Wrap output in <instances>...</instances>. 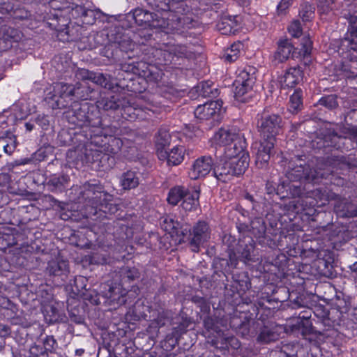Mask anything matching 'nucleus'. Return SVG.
I'll list each match as a JSON object with an SVG mask.
<instances>
[{"instance_id":"nucleus-1","label":"nucleus","mask_w":357,"mask_h":357,"mask_svg":"<svg viewBox=\"0 0 357 357\" xmlns=\"http://www.w3.org/2000/svg\"><path fill=\"white\" fill-rule=\"evenodd\" d=\"M356 167H357V160L350 155L329 156L323 163H319L315 169L311 168L302 156L295 155L289 160L285 175L291 182L316 184L324 178H329L330 176L332 181L335 171L344 172Z\"/></svg>"},{"instance_id":"nucleus-2","label":"nucleus","mask_w":357,"mask_h":357,"mask_svg":"<svg viewBox=\"0 0 357 357\" xmlns=\"http://www.w3.org/2000/svg\"><path fill=\"white\" fill-rule=\"evenodd\" d=\"M72 108L66 112V118L68 123L75 127L96 128L97 133L94 136L102 135V118L98 107L88 102H74Z\"/></svg>"},{"instance_id":"nucleus-3","label":"nucleus","mask_w":357,"mask_h":357,"mask_svg":"<svg viewBox=\"0 0 357 357\" xmlns=\"http://www.w3.org/2000/svg\"><path fill=\"white\" fill-rule=\"evenodd\" d=\"M80 194L105 214L112 215L119 210L117 204L114 203L113 196L104 190V187L98 181L93 180L84 183Z\"/></svg>"},{"instance_id":"nucleus-4","label":"nucleus","mask_w":357,"mask_h":357,"mask_svg":"<svg viewBox=\"0 0 357 357\" xmlns=\"http://www.w3.org/2000/svg\"><path fill=\"white\" fill-rule=\"evenodd\" d=\"M120 22L121 26L123 29L132 28L134 24L151 29H163L168 25L165 18L160 16L158 13L139 8L126 14Z\"/></svg>"},{"instance_id":"nucleus-5","label":"nucleus","mask_w":357,"mask_h":357,"mask_svg":"<svg viewBox=\"0 0 357 357\" xmlns=\"http://www.w3.org/2000/svg\"><path fill=\"white\" fill-rule=\"evenodd\" d=\"M249 161L248 153L233 158L225 155V158L214 167L213 174L218 180L226 183L233 176L242 175L248 167Z\"/></svg>"},{"instance_id":"nucleus-6","label":"nucleus","mask_w":357,"mask_h":357,"mask_svg":"<svg viewBox=\"0 0 357 357\" xmlns=\"http://www.w3.org/2000/svg\"><path fill=\"white\" fill-rule=\"evenodd\" d=\"M356 139V126H342L340 129V132L328 130L323 138L319 139L317 144V145L320 144L319 148L331 146L337 150L349 151L354 148V144Z\"/></svg>"},{"instance_id":"nucleus-7","label":"nucleus","mask_w":357,"mask_h":357,"mask_svg":"<svg viewBox=\"0 0 357 357\" xmlns=\"http://www.w3.org/2000/svg\"><path fill=\"white\" fill-rule=\"evenodd\" d=\"M100 293L96 290L87 289L82 292V296L84 299L89 301L93 305H100L104 299L105 303L109 305H122L126 303L123 294L121 292V288L118 284H113L112 282H107L101 284L100 286Z\"/></svg>"},{"instance_id":"nucleus-8","label":"nucleus","mask_w":357,"mask_h":357,"mask_svg":"<svg viewBox=\"0 0 357 357\" xmlns=\"http://www.w3.org/2000/svg\"><path fill=\"white\" fill-rule=\"evenodd\" d=\"M314 184H307L306 183H300L299 184L288 183L284 182L278 185L277 188V194L280 195L284 192L283 190L286 188L287 195H289L292 197H298V201H301V205L303 206V204H309L310 206H314L317 204V199H321L322 193L321 190L318 188H311Z\"/></svg>"},{"instance_id":"nucleus-9","label":"nucleus","mask_w":357,"mask_h":357,"mask_svg":"<svg viewBox=\"0 0 357 357\" xmlns=\"http://www.w3.org/2000/svg\"><path fill=\"white\" fill-rule=\"evenodd\" d=\"M284 122L278 114L264 109L257 115V128L262 139L276 140L275 137L282 132Z\"/></svg>"},{"instance_id":"nucleus-10","label":"nucleus","mask_w":357,"mask_h":357,"mask_svg":"<svg viewBox=\"0 0 357 357\" xmlns=\"http://www.w3.org/2000/svg\"><path fill=\"white\" fill-rule=\"evenodd\" d=\"M257 69L248 66L238 75L234 83V98L240 102H248L252 96V90L256 83Z\"/></svg>"},{"instance_id":"nucleus-11","label":"nucleus","mask_w":357,"mask_h":357,"mask_svg":"<svg viewBox=\"0 0 357 357\" xmlns=\"http://www.w3.org/2000/svg\"><path fill=\"white\" fill-rule=\"evenodd\" d=\"M54 93H49L45 97L46 102L53 109L66 108L75 102L74 87L72 84L56 83Z\"/></svg>"},{"instance_id":"nucleus-12","label":"nucleus","mask_w":357,"mask_h":357,"mask_svg":"<svg viewBox=\"0 0 357 357\" xmlns=\"http://www.w3.org/2000/svg\"><path fill=\"white\" fill-rule=\"evenodd\" d=\"M128 102L119 94H114L102 97L97 102L96 105L98 109H102L107 112H115L119 109H123L125 114H128L131 117V114L135 116L139 115L135 112L137 111V108L130 105H126Z\"/></svg>"},{"instance_id":"nucleus-13","label":"nucleus","mask_w":357,"mask_h":357,"mask_svg":"<svg viewBox=\"0 0 357 357\" xmlns=\"http://www.w3.org/2000/svg\"><path fill=\"white\" fill-rule=\"evenodd\" d=\"M341 17L347 24V31L344 40L351 45V49L357 51V6L350 3L341 11Z\"/></svg>"},{"instance_id":"nucleus-14","label":"nucleus","mask_w":357,"mask_h":357,"mask_svg":"<svg viewBox=\"0 0 357 357\" xmlns=\"http://www.w3.org/2000/svg\"><path fill=\"white\" fill-rule=\"evenodd\" d=\"M211 232V228L206 221L199 220L193 225L188 235V243L192 252L199 251V248L210 239Z\"/></svg>"},{"instance_id":"nucleus-15","label":"nucleus","mask_w":357,"mask_h":357,"mask_svg":"<svg viewBox=\"0 0 357 357\" xmlns=\"http://www.w3.org/2000/svg\"><path fill=\"white\" fill-rule=\"evenodd\" d=\"M69 273L68 261L61 258L49 261L45 268V273L57 284H61L64 282Z\"/></svg>"},{"instance_id":"nucleus-16","label":"nucleus","mask_w":357,"mask_h":357,"mask_svg":"<svg viewBox=\"0 0 357 357\" xmlns=\"http://www.w3.org/2000/svg\"><path fill=\"white\" fill-rule=\"evenodd\" d=\"M85 160L88 163L96 164V167L102 171L111 169L116 163L115 158L101 150L85 149Z\"/></svg>"},{"instance_id":"nucleus-17","label":"nucleus","mask_w":357,"mask_h":357,"mask_svg":"<svg viewBox=\"0 0 357 357\" xmlns=\"http://www.w3.org/2000/svg\"><path fill=\"white\" fill-rule=\"evenodd\" d=\"M301 56V50H299L298 47H294L289 39H283L278 42V48L274 53L273 61L275 64H278L286 61L290 57L296 59Z\"/></svg>"},{"instance_id":"nucleus-18","label":"nucleus","mask_w":357,"mask_h":357,"mask_svg":"<svg viewBox=\"0 0 357 357\" xmlns=\"http://www.w3.org/2000/svg\"><path fill=\"white\" fill-rule=\"evenodd\" d=\"M222 106L221 100H210L199 105L194 111L195 116L200 120H218Z\"/></svg>"},{"instance_id":"nucleus-19","label":"nucleus","mask_w":357,"mask_h":357,"mask_svg":"<svg viewBox=\"0 0 357 357\" xmlns=\"http://www.w3.org/2000/svg\"><path fill=\"white\" fill-rule=\"evenodd\" d=\"M275 141L276 140L261 138V141L256 153L255 164L258 168L264 169L268 165Z\"/></svg>"},{"instance_id":"nucleus-20","label":"nucleus","mask_w":357,"mask_h":357,"mask_svg":"<svg viewBox=\"0 0 357 357\" xmlns=\"http://www.w3.org/2000/svg\"><path fill=\"white\" fill-rule=\"evenodd\" d=\"M213 161L211 156L198 158L192 165L189 174L192 179L196 180L206 176L212 170Z\"/></svg>"},{"instance_id":"nucleus-21","label":"nucleus","mask_w":357,"mask_h":357,"mask_svg":"<svg viewBox=\"0 0 357 357\" xmlns=\"http://www.w3.org/2000/svg\"><path fill=\"white\" fill-rule=\"evenodd\" d=\"M302 64L289 68L281 77L280 82L283 88H293L303 79Z\"/></svg>"},{"instance_id":"nucleus-22","label":"nucleus","mask_w":357,"mask_h":357,"mask_svg":"<svg viewBox=\"0 0 357 357\" xmlns=\"http://www.w3.org/2000/svg\"><path fill=\"white\" fill-rule=\"evenodd\" d=\"M70 185V176L66 174H52L46 181L48 190L54 193L65 191Z\"/></svg>"},{"instance_id":"nucleus-23","label":"nucleus","mask_w":357,"mask_h":357,"mask_svg":"<svg viewBox=\"0 0 357 357\" xmlns=\"http://www.w3.org/2000/svg\"><path fill=\"white\" fill-rule=\"evenodd\" d=\"M334 210L337 215L342 218L357 216V206L350 200L336 196Z\"/></svg>"},{"instance_id":"nucleus-24","label":"nucleus","mask_w":357,"mask_h":357,"mask_svg":"<svg viewBox=\"0 0 357 357\" xmlns=\"http://www.w3.org/2000/svg\"><path fill=\"white\" fill-rule=\"evenodd\" d=\"M246 147L247 142L245 137L240 133L231 144L225 148V154L227 157H241L243 153H248L245 151Z\"/></svg>"},{"instance_id":"nucleus-25","label":"nucleus","mask_w":357,"mask_h":357,"mask_svg":"<svg viewBox=\"0 0 357 357\" xmlns=\"http://www.w3.org/2000/svg\"><path fill=\"white\" fill-rule=\"evenodd\" d=\"M183 148L174 146L169 151L162 150L158 151V158L166 160L168 165H178L183 160Z\"/></svg>"},{"instance_id":"nucleus-26","label":"nucleus","mask_w":357,"mask_h":357,"mask_svg":"<svg viewBox=\"0 0 357 357\" xmlns=\"http://www.w3.org/2000/svg\"><path fill=\"white\" fill-rule=\"evenodd\" d=\"M83 77L105 89L113 88L112 77L107 74L85 70L83 72Z\"/></svg>"},{"instance_id":"nucleus-27","label":"nucleus","mask_w":357,"mask_h":357,"mask_svg":"<svg viewBox=\"0 0 357 357\" xmlns=\"http://www.w3.org/2000/svg\"><path fill=\"white\" fill-rule=\"evenodd\" d=\"M114 44L115 46H117L121 52L125 53V55L123 56V59H128L131 60L134 59V50L136 45L129 37L123 36L119 38V40L116 38Z\"/></svg>"},{"instance_id":"nucleus-28","label":"nucleus","mask_w":357,"mask_h":357,"mask_svg":"<svg viewBox=\"0 0 357 357\" xmlns=\"http://www.w3.org/2000/svg\"><path fill=\"white\" fill-rule=\"evenodd\" d=\"M140 173L134 169L128 170L121 177V184L124 190L137 188L139 184Z\"/></svg>"},{"instance_id":"nucleus-29","label":"nucleus","mask_w":357,"mask_h":357,"mask_svg":"<svg viewBox=\"0 0 357 357\" xmlns=\"http://www.w3.org/2000/svg\"><path fill=\"white\" fill-rule=\"evenodd\" d=\"M73 87L75 102H78L79 100L91 99L95 93L94 90L86 82H77L73 84Z\"/></svg>"},{"instance_id":"nucleus-30","label":"nucleus","mask_w":357,"mask_h":357,"mask_svg":"<svg viewBox=\"0 0 357 357\" xmlns=\"http://www.w3.org/2000/svg\"><path fill=\"white\" fill-rule=\"evenodd\" d=\"M20 39L18 31L11 27L3 29V35L0 38L1 44L0 45V51H4L12 47L13 42H17Z\"/></svg>"},{"instance_id":"nucleus-31","label":"nucleus","mask_w":357,"mask_h":357,"mask_svg":"<svg viewBox=\"0 0 357 357\" xmlns=\"http://www.w3.org/2000/svg\"><path fill=\"white\" fill-rule=\"evenodd\" d=\"M199 190L188 192L182 200L181 207L185 211H195L199 206Z\"/></svg>"},{"instance_id":"nucleus-32","label":"nucleus","mask_w":357,"mask_h":357,"mask_svg":"<svg viewBox=\"0 0 357 357\" xmlns=\"http://www.w3.org/2000/svg\"><path fill=\"white\" fill-rule=\"evenodd\" d=\"M237 22L234 17H223L218 23L217 27L220 33L223 35H230L235 33L236 31Z\"/></svg>"},{"instance_id":"nucleus-33","label":"nucleus","mask_w":357,"mask_h":357,"mask_svg":"<svg viewBox=\"0 0 357 357\" xmlns=\"http://www.w3.org/2000/svg\"><path fill=\"white\" fill-rule=\"evenodd\" d=\"M303 92L299 88L290 96L288 109L291 114H296L303 109Z\"/></svg>"},{"instance_id":"nucleus-34","label":"nucleus","mask_w":357,"mask_h":357,"mask_svg":"<svg viewBox=\"0 0 357 357\" xmlns=\"http://www.w3.org/2000/svg\"><path fill=\"white\" fill-rule=\"evenodd\" d=\"M255 251V244L252 239H250L248 243L245 245L240 244L237 250L238 254L240 255L241 260L245 263L250 261H255L253 252Z\"/></svg>"},{"instance_id":"nucleus-35","label":"nucleus","mask_w":357,"mask_h":357,"mask_svg":"<svg viewBox=\"0 0 357 357\" xmlns=\"http://www.w3.org/2000/svg\"><path fill=\"white\" fill-rule=\"evenodd\" d=\"M194 91L198 93L199 96L204 98L206 97H215L218 94V90L217 89H212V82H202L197 84L191 91V93Z\"/></svg>"},{"instance_id":"nucleus-36","label":"nucleus","mask_w":357,"mask_h":357,"mask_svg":"<svg viewBox=\"0 0 357 357\" xmlns=\"http://www.w3.org/2000/svg\"><path fill=\"white\" fill-rule=\"evenodd\" d=\"M239 134L240 132L236 133L230 130L221 128L215 134V139L220 145L227 148Z\"/></svg>"},{"instance_id":"nucleus-37","label":"nucleus","mask_w":357,"mask_h":357,"mask_svg":"<svg viewBox=\"0 0 357 357\" xmlns=\"http://www.w3.org/2000/svg\"><path fill=\"white\" fill-rule=\"evenodd\" d=\"M171 141V136L169 131L165 128H160L155 135V145L157 153L159 151L167 150Z\"/></svg>"},{"instance_id":"nucleus-38","label":"nucleus","mask_w":357,"mask_h":357,"mask_svg":"<svg viewBox=\"0 0 357 357\" xmlns=\"http://www.w3.org/2000/svg\"><path fill=\"white\" fill-rule=\"evenodd\" d=\"M188 192V189L182 186L172 188L168 193V203L174 206L177 205L180 201L183 199Z\"/></svg>"},{"instance_id":"nucleus-39","label":"nucleus","mask_w":357,"mask_h":357,"mask_svg":"<svg viewBox=\"0 0 357 357\" xmlns=\"http://www.w3.org/2000/svg\"><path fill=\"white\" fill-rule=\"evenodd\" d=\"M301 48L299 49V50H301V56L298 59H303V64L304 66H307L311 62L310 54L312 47V43L308 37L304 36L301 40Z\"/></svg>"},{"instance_id":"nucleus-40","label":"nucleus","mask_w":357,"mask_h":357,"mask_svg":"<svg viewBox=\"0 0 357 357\" xmlns=\"http://www.w3.org/2000/svg\"><path fill=\"white\" fill-rule=\"evenodd\" d=\"M41 344L50 357H61L56 353L58 343L53 335H46L41 340Z\"/></svg>"},{"instance_id":"nucleus-41","label":"nucleus","mask_w":357,"mask_h":357,"mask_svg":"<svg viewBox=\"0 0 357 357\" xmlns=\"http://www.w3.org/2000/svg\"><path fill=\"white\" fill-rule=\"evenodd\" d=\"M250 227L255 237L261 238L264 236L266 231V225L264 218L260 217L255 218L252 220Z\"/></svg>"},{"instance_id":"nucleus-42","label":"nucleus","mask_w":357,"mask_h":357,"mask_svg":"<svg viewBox=\"0 0 357 357\" xmlns=\"http://www.w3.org/2000/svg\"><path fill=\"white\" fill-rule=\"evenodd\" d=\"M303 320L298 323L297 326L301 334L305 337L311 334L321 335V332L317 331L312 326V324L307 319V317L303 316Z\"/></svg>"},{"instance_id":"nucleus-43","label":"nucleus","mask_w":357,"mask_h":357,"mask_svg":"<svg viewBox=\"0 0 357 357\" xmlns=\"http://www.w3.org/2000/svg\"><path fill=\"white\" fill-rule=\"evenodd\" d=\"M242 47L243 44L240 42L233 43L230 48L227 50L224 54L225 59L229 63L235 61L238 58L240 50Z\"/></svg>"},{"instance_id":"nucleus-44","label":"nucleus","mask_w":357,"mask_h":357,"mask_svg":"<svg viewBox=\"0 0 357 357\" xmlns=\"http://www.w3.org/2000/svg\"><path fill=\"white\" fill-rule=\"evenodd\" d=\"M140 273L137 268L135 267L126 266L123 268L121 271V277L122 278V281L125 282L134 281L136 279H138Z\"/></svg>"},{"instance_id":"nucleus-45","label":"nucleus","mask_w":357,"mask_h":357,"mask_svg":"<svg viewBox=\"0 0 357 357\" xmlns=\"http://www.w3.org/2000/svg\"><path fill=\"white\" fill-rule=\"evenodd\" d=\"M238 262V259L236 252L233 250H229L228 252V259H221V266H223L225 265V271L229 272L236 268Z\"/></svg>"},{"instance_id":"nucleus-46","label":"nucleus","mask_w":357,"mask_h":357,"mask_svg":"<svg viewBox=\"0 0 357 357\" xmlns=\"http://www.w3.org/2000/svg\"><path fill=\"white\" fill-rule=\"evenodd\" d=\"M87 282L88 280L85 277L81 275L75 277L73 283H70V285L73 287V291L82 295V292L87 289Z\"/></svg>"},{"instance_id":"nucleus-47","label":"nucleus","mask_w":357,"mask_h":357,"mask_svg":"<svg viewBox=\"0 0 357 357\" xmlns=\"http://www.w3.org/2000/svg\"><path fill=\"white\" fill-rule=\"evenodd\" d=\"M337 96L335 94L322 97L318 102V105L325 107L328 109H334L338 106Z\"/></svg>"},{"instance_id":"nucleus-48","label":"nucleus","mask_w":357,"mask_h":357,"mask_svg":"<svg viewBox=\"0 0 357 357\" xmlns=\"http://www.w3.org/2000/svg\"><path fill=\"white\" fill-rule=\"evenodd\" d=\"M301 204V201L291 200L288 203L281 205L280 208L283 210L284 213L289 212H298L299 211L305 210L307 206V203H305L303 204V206L302 208Z\"/></svg>"},{"instance_id":"nucleus-49","label":"nucleus","mask_w":357,"mask_h":357,"mask_svg":"<svg viewBox=\"0 0 357 357\" xmlns=\"http://www.w3.org/2000/svg\"><path fill=\"white\" fill-rule=\"evenodd\" d=\"M314 8L308 2L301 4L299 15L303 21H308L313 17Z\"/></svg>"},{"instance_id":"nucleus-50","label":"nucleus","mask_w":357,"mask_h":357,"mask_svg":"<svg viewBox=\"0 0 357 357\" xmlns=\"http://www.w3.org/2000/svg\"><path fill=\"white\" fill-rule=\"evenodd\" d=\"M278 335L267 327H264L260 332L257 340L263 343H269L275 341Z\"/></svg>"},{"instance_id":"nucleus-51","label":"nucleus","mask_w":357,"mask_h":357,"mask_svg":"<svg viewBox=\"0 0 357 357\" xmlns=\"http://www.w3.org/2000/svg\"><path fill=\"white\" fill-rule=\"evenodd\" d=\"M317 8L320 15H328L333 10L335 0H317Z\"/></svg>"},{"instance_id":"nucleus-52","label":"nucleus","mask_w":357,"mask_h":357,"mask_svg":"<svg viewBox=\"0 0 357 357\" xmlns=\"http://www.w3.org/2000/svg\"><path fill=\"white\" fill-rule=\"evenodd\" d=\"M45 319L50 323L57 321L60 318V312L59 309L53 305H47L45 310Z\"/></svg>"},{"instance_id":"nucleus-53","label":"nucleus","mask_w":357,"mask_h":357,"mask_svg":"<svg viewBox=\"0 0 357 357\" xmlns=\"http://www.w3.org/2000/svg\"><path fill=\"white\" fill-rule=\"evenodd\" d=\"M151 8L157 11H168L170 10L169 2L166 0H146Z\"/></svg>"},{"instance_id":"nucleus-54","label":"nucleus","mask_w":357,"mask_h":357,"mask_svg":"<svg viewBox=\"0 0 357 357\" xmlns=\"http://www.w3.org/2000/svg\"><path fill=\"white\" fill-rule=\"evenodd\" d=\"M204 326L208 331L219 333L221 330L219 326L218 320L216 318L207 316L204 319Z\"/></svg>"},{"instance_id":"nucleus-55","label":"nucleus","mask_w":357,"mask_h":357,"mask_svg":"<svg viewBox=\"0 0 357 357\" xmlns=\"http://www.w3.org/2000/svg\"><path fill=\"white\" fill-rule=\"evenodd\" d=\"M29 354L32 357H50L41 344H33L29 348Z\"/></svg>"},{"instance_id":"nucleus-56","label":"nucleus","mask_w":357,"mask_h":357,"mask_svg":"<svg viewBox=\"0 0 357 357\" xmlns=\"http://www.w3.org/2000/svg\"><path fill=\"white\" fill-rule=\"evenodd\" d=\"M178 226H179V222L171 218H166L163 220L162 227L164 229L172 235H174L175 230L178 229Z\"/></svg>"},{"instance_id":"nucleus-57","label":"nucleus","mask_w":357,"mask_h":357,"mask_svg":"<svg viewBox=\"0 0 357 357\" xmlns=\"http://www.w3.org/2000/svg\"><path fill=\"white\" fill-rule=\"evenodd\" d=\"M314 314L321 319L325 326H330V319L328 318V312L322 306L315 307Z\"/></svg>"},{"instance_id":"nucleus-58","label":"nucleus","mask_w":357,"mask_h":357,"mask_svg":"<svg viewBox=\"0 0 357 357\" xmlns=\"http://www.w3.org/2000/svg\"><path fill=\"white\" fill-rule=\"evenodd\" d=\"M289 33L294 38H299L302 35L301 22L298 20L294 21L288 27Z\"/></svg>"},{"instance_id":"nucleus-59","label":"nucleus","mask_w":357,"mask_h":357,"mask_svg":"<svg viewBox=\"0 0 357 357\" xmlns=\"http://www.w3.org/2000/svg\"><path fill=\"white\" fill-rule=\"evenodd\" d=\"M192 301L200 308L202 312H206L210 310V305L204 298L196 296L192 297Z\"/></svg>"},{"instance_id":"nucleus-60","label":"nucleus","mask_w":357,"mask_h":357,"mask_svg":"<svg viewBox=\"0 0 357 357\" xmlns=\"http://www.w3.org/2000/svg\"><path fill=\"white\" fill-rule=\"evenodd\" d=\"M68 314L70 321L77 324H82L84 322V318L79 314V310L74 309L68 310Z\"/></svg>"},{"instance_id":"nucleus-61","label":"nucleus","mask_w":357,"mask_h":357,"mask_svg":"<svg viewBox=\"0 0 357 357\" xmlns=\"http://www.w3.org/2000/svg\"><path fill=\"white\" fill-rule=\"evenodd\" d=\"M190 231H192V228L190 229L188 226L184 227L179 223V226H178V229L175 230L174 235L180 237L181 240L182 239L183 241H184V238H187V241H188V235Z\"/></svg>"},{"instance_id":"nucleus-62","label":"nucleus","mask_w":357,"mask_h":357,"mask_svg":"<svg viewBox=\"0 0 357 357\" xmlns=\"http://www.w3.org/2000/svg\"><path fill=\"white\" fill-rule=\"evenodd\" d=\"M137 65H138V63L134 61L128 63L124 62L121 64V69L126 73H137L138 70Z\"/></svg>"},{"instance_id":"nucleus-63","label":"nucleus","mask_w":357,"mask_h":357,"mask_svg":"<svg viewBox=\"0 0 357 357\" xmlns=\"http://www.w3.org/2000/svg\"><path fill=\"white\" fill-rule=\"evenodd\" d=\"M189 324L183 321L178 326L173 328L172 335L176 339L179 337L182 334L185 333L187 331Z\"/></svg>"},{"instance_id":"nucleus-64","label":"nucleus","mask_w":357,"mask_h":357,"mask_svg":"<svg viewBox=\"0 0 357 357\" xmlns=\"http://www.w3.org/2000/svg\"><path fill=\"white\" fill-rule=\"evenodd\" d=\"M152 34L148 33L146 30H141L138 33H135L134 39L137 40L138 43H144V41L149 40Z\"/></svg>"}]
</instances>
